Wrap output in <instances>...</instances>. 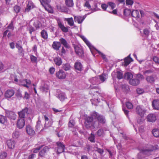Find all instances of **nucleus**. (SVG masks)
<instances>
[{"label": "nucleus", "instance_id": "1", "mask_svg": "<svg viewBox=\"0 0 159 159\" xmlns=\"http://www.w3.org/2000/svg\"><path fill=\"white\" fill-rule=\"evenodd\" d=\"M91 115L92 116H87L85 119V126L87 128L93 130L99 127V123H105V120L104 117L97 112H93Z\"/></svg>", "mask_w": 159, "mask_h": 159}, {"label": "nucleus", "instance_id": "2", "mask_svg": "<svg viewBox=\"0 0 159 159\" xmlns=\"http://www.w3.org/2000/svg\"><path fill=\"white\" fill-rule=\"evenodd\" d=\"M10 77L12 79V81H14L16 84L20 85H22L27 88H29L28 86L31 84L30 80L27 79H20L18 80L17 77L15 75H11Z\"/></svg>", "mask_w": 159, "mask_h": 159}, {"label": "nucleus", "instance_id": "3", "mask_svg": "<svg viewBox=\"0 0 159 159\" xmlns=\"http://www.w3.org/2000/svg\"><path fill=\"white\" fill-rule=\"evenodd\" d=\"M107 78V75L103 73L101 75L90 78L89 81L93 85H98L105 81Z\"/></svg>", "mask_w": 159, "mask_h": 159}, {"label": "nucleus", "instance_id": "4", "mask_svg": "<svg viewBox=\"0 0 159 159\" xmlns=\"http://www.w3.org/2000/svg\"><path fill=\"white\" fill-rule=\"evenodd\" d=\"M157 148V147H154L153 146H150L149 148L146 149L142 150L140 152L138 155V159H143V155H146L149 156L151 152L155 149Z\"/></svg>", "mask_w": 159, "mask_h": 159}, {"label": "nucleus", "instance_id": "5", "mask_svg": "<svg viewBox=\"0 0 159 159\" xmlns=\"http://www.w3.org/2000/svg\"><path fill=\"white\" fill-rule=\"evenodd\" d=\"M31 113L32 111L30 109L25 107L22 111L18 112V114L20 118L24 119L28 114H30Z\"/></svg>", "mask_w": 159, "mask_h": 159}, {"label": "nucleus", "instance_id": "6", "mask_svg": "<svg viewBox=\"0 0 159 159\" xmlns=\"http://www.w3.org/2000/svg\"><path fill=\"white\" fill-rule=\"evenodd\" d=\"M135 111L137 114L141 117H144L146 112V109L142 105L137 106L136 108Z\"/></svg>", "mask_w": 159, "mask_h": 159}, {"label": "nucleus", "instance_id": "7", "mask_svg": "<svg viewBox=\"0 0 159 159\" xmlns=\"http://www.w3.org/2000/svg\"><path fill=\"white\" fill-rule=\"evenodd\" d=\"M58 25L61 30L63 32L66 33L68 31V28L65 27L61 21V20L59 18H57L56 19Z\"/></svg>", "mask_w": 159, "mask_h": 159}, {"label": "nucleus", "instance_id": "8", "mask_svg": "<svg viewBox=\"0 0 159 159\" xmlns=\"http://www.w3.org/2000/svg\"><path fill=\"white\" fill-rule=\"evenodd\" d=\"M57 149H56L55 150L57 151V153L60 154L64 151L65 146L62 143L58 142L57 143Z\"/></svg>", "mask_w": 159, "mask_h": 159}, {"label": "nucleus", "instance_id": "9", "mask_svg": "<svg viewBox=\"0 0 159 159\" xmlns=\"http://www.w3.org/2000/svg\"><path fill=\"white\" fill-rule=\"evenodd\" d=\"M80 37L88 46V47L89 48L91 53L93 55V49L94 48L91 45L90 42L84 36L81 35H80Z\"/></svg>", "mask_w": 159, "mask_h": 159}, {"label": "nucleus", "instance_id": "10", "mask_svg": "<svg viewBox=\"0 0 159 159\" xmlns=\"http://www.w3.org/2000/svg\"><path fill=\"white\" fill-rule=\"evenodd\" d=\"M86 16L87 15H85L83 16L74 15V17L75 21V22H77L78 24H81L86 18Z\"/></svg>", "mask_w": 159, "mask_h": 159}, {"label": "nucleus", "instance_id": "11", "mask_svg": "<svg viewBox=\"0 0 159 159\" xmlns=\"http://www.w3.org/2000/svg\"><path fill=\"white\" fill-rule=\"evenodd\" d=\"M57 94H56V96L59 100L61 101H63L66 98V95L64 93L61 92L59 90H57Z\"/></svg>", "mask_w": 159, "mask_h": 159}, {"label": "nucleus", "instance_id": "12", "mask_svg": "<svg viewBox=\"0 0 159 159\" xmlns=\"http://www.w3.org/2000/svg\"><path fill=\"white\" fill-rule=\"evenodd\" d=\"M6 116L11 120H15L16 118V115L15 112L9 111H6Z\"/></svg>", "mask_w": 159, "mask_h": 159}, {"label": "nucleus", "instance_id": "13", "mask_svg": "<svg viewBox=\"0 0 159 159\" xmlns=\"http://www.w3.org/2000/svg\"><path fill=\"white\" fill-rule=\"evenodd\" d=\"M56 76L59 79H63L65 78L66 75V73L62 70H60L56 73Z\"/></svg>", "mask_w": 159, "mask_h": 159}, {"label": "nucleus", "instance_id": "14", "mask_svg": "<svg viewBox=\"0 0 159 159\" xmlns=\"http://www.w3.org/2000/svg\"><path fill=\"white\" fill-rule=\"evenodd\" d=\"M111 76L113 78L117 77L119 79L123 78V74L120 71L113 72L111 74Z\"/></svg>", "mask_w": 159, "mask_h": 159}, {"label": "nucleus", "instance_id": "15", "mask_svg": "<svg viewBox=\"0 0 159 159\" xmlns=\"http://www.w3.org/2000/svg\"><path fill=\"white\" fill-rule=\"evenodd\" d=\"M25 123L24 119L18 118L17 121L16 125L18 128L19 129H21L24 126Z\"/></svg>", "mask_w": 159, "mask_h": 159}, {"label": "nucleus", "instance_id": "16", "mask_svg": "<svg viewBox=\"0 0 159 159\" xmlns=\"http://www.w3.org/2000/svg\"><path fill=\"white\" fill-rule=\"evenodd\" d=\"M14 94L15 91L13 89H8L6 91L5 96L6 98H9L12 97Z\"/></svg>", "mask_w": 159, "mask_h": 159}, {"label": "nucleus", "instance_id": "17", "mask_svg": "<svg viewBox=\"0 0 159 159\" xmlns=\"http://www.w3.org/2000/svg\"><path fill=\"white\" fill-rule=\"evenodd\" d=\"M74 49L77 54L80 57L82 56L83 54V52L81 48L78 46L75 45L74 46Z\"/></svg>", "mask_w": 159, "mask_h": 159}, {"label": "nucleus", "instance_id": "18", "mask_svg": "<svg viewBox=\"0 0 159 159\" xmlns=\"http://www.w3.org/2000/svg\"><path fill=\"white\" fill-rule=\"evenodd\" d=\"M147 119L148 121L154 122L156 120V116L155 114H149L147 116Z\"/></svg>", "mask_w": 159, "mask_h": 159}, {"label": "nucleus", "instance_id": "19", "mask_svg": "<svg viewBox=\"0 0 159 159\" xmlns=\"http://www.w3.org/2000/svg\"><path fill=\"white\" fill-rule=\"evenodd\" d=\"M26 130L27 133L30 135H33L35 132L32 127L30 125H28L26 126Z\"/></svg>", "mask_w": 159, "mask_h": 159}, {"label": "nucleus", "instance_id": "20", "mask_svg": "<svg viewBox=\"0 0 159 159\" xmlns=\"http://www.w3.org/2000/svg\"><path fill=\"white\" fill-rule=\"evenodd\" d=\"M152 106L154 109L159 110V100H153L152 102Z\"/></svg>", "mask_w": 159, "mask_h": 159}, {"label": "nucleus", "instance_id": "21", "mask_svg": "<svg viewBox=\"0 0 159 159\" xmlns=\"http://www.w3.org/2000/svg\"><path fill=\"white\" fill-rule=\"evenodd\" d=\"M7 143L9 148L12 149L14 148L15 144V142L14 141L10 139L7 141Z\"/></svg>", "mask_w": 159, "mask_h": 159}, {"label": "nucleus", "instance_id": "22", "mask_svg": "<svg viewBox=\"0 0 159 159\" xmlns=\"http://www.w3.org/2000/svg\"><path fill=\"white\" fill-rule=\"evenodd\" d=\"M139 83V80L138 79H130L129 80V83L130 84L136 86L138 85Z\"/></svg>", "mask_w": 159, "mask_h": 159}, {"label": "nucleus", "instance_id": "23", "mask_svg": "<svg viewBox=\"0 0 159 159\" xmlns=\"http://www.w3.org/2000/svg\"><path fill=\"white\" fill-rule=\"evenodd\" d=\"M53 48L56 50H58L61 46V43L60 42L54 41L53 43Z\"/></svg>", "mask_w": 159, "mask_h": 159}, {"label": "nucleus", "instance_id": "24", "mask_svg": "<svg viewBox=\"0 0 159 159\" xmlns=\"http://www.w3.org/2000/svg\"><path fill=\"white\" fill-rule=\"evenodd\" d=\"M33 7V5L32 2L31 1H28L27 7L25 10V12H28Z\"/></svg>", "mask_w": 159, "mask_h": 159}, {"label": "nucleus", "instance_id": "25", "mask_svg": "<svg viewBox=\"0 0 159 159\" xmlns=\"http://www.w3.org/2000/svg\"><path fill=\"white\" fill-rule=\"evenodd\" d=\"M74 66L75 69L77 70L81 71L82 70V65L79 62H76Z\"/></svg>", "mask_w": 159, "mask_h": 159}, {"label": "nucleus", "instance_id": "26", "mask_svg": "<svg viewBox=\"0 0 159 159\" xmlns=\"http://www.w3.org/2000/svg\"><path fill=\"white\" fill-rule=\"evenodd\" d=\"M64 20L67 22L68 24L70 26H72L74 25V20L72 17L65 18Z\"/></svg>", "mask_w": 159, "mask_h": 159}, {"label": "nucleus", "instance_id": "27", "mask_svg": "<svg viewBox=\"0 0 159 159\" xmlns=\"http://www.w3.org/2000/svg\"><path fill=\"white\" fill-rule=\"evenodd\" d=\"M130 55H129L127 57L124 59V65L125 66H127L132 61V59L130 57Z\"/></svg>", "mask_w": 159, "mask_h": 159}, {"label": "nucleus", "instance_id": "28", "mask_svg": "<svg viewBox=\"0 0 159 159\" xmlns=\"http://www.w3.org/2000/svg\"><path fill=\"white\" fill-rule=\"evenodd\" d=\"M54 61L55 64L58 66L61 65L62 63L61 58L58 57L55 58L54 59Z\"/></svg>", "mask_w": 159, "mask_h": 159}, {"label": "nucleus", "instance_id": "29", "mask_svg": "<svg viewBox=\"0 0 159 159\" xmlns=\"http://www.w3.org/2000/svg\"><path fill=\"white\" fill-rule=\"evenodd\" d=\"M132 16L136 18H138L139 17V14L138 10H134L131 13Z\"/></svg>", "mask_w": 159, "mask_h": 159}, {"label": "nucleus", "instance_id": "30", "mask_svg": "<svg viewBox=\"0 0 159 159\" xmlns=\"http://www.w3.org/2000/svg\"><path fill=\"white\" fill-rule=\"evenodd\" d=\"M41 5L45 9H46V6H48V3L50 2L51 0H39Z\"/></svg>", "mask_w": 159, "mask_h": 159}, {"label": "nucleus", "instance_id": "31", "mask_svg": "<svg viewBox=\"0 0 159 159\" xmlns=\"http://www.w3.org/2000/svg\"><path fill=\"white\" fill-rule=\"evenodd\" d=\"M105 101L109 107V108H112L113 107L111 100V98L110 97H108V98H106Z\"/></svg>", "mask_w": 159, "mask_h": 159}, {"label": "nucleus", "instance_id": "32", "mask_svg": "<svg viewBox=\"0 0 159 159\" xmlns=\"http://www.w3.org/2000/svg\"><path fill=\"white\" fill-rule=\"evenodd\" d=\"M96 51L98 52L99 53V54L101 55V56L102 57V59L105 60V61H107V59L106 58V57L105 54H104L103 53H102L101 52L98 50H97L95 49L94 48L93 49V52H94L95 51ZM93 55L94 56L95 54L93 53Z\"/></svg>", "mask_w": 159, "mask_h": 159}, {"label": "nucleus", "instance_id": "33", "mask_svg": "<svg viewBox=\"0 0 159 159\" xmlns=\"http://www.w3.org/2000/svg\"><path fill=\"white\" fill-rule=\"evenodd\" d=\"M146 80L148 82L152 83L155 81V77L153 75L148 76L146 78Z\"/></svg>", "mask_w": 159, "mask_h": 159}, {"label": "nucleus", "instance_id": "34", "mask_svg": "<svg viewBox=\"0 0 159 159\" xmlns=\"http://www.w3.org/2000/svg\"><path fill=\"white\" fill-rule=\"evenodd\" d=\"M153 135L156 137H159V129H155L152 131Z\"/></svg>", "mask_w": 159, "mask_h": 159}, {"label": "nucleus", "instance_id": "35", "mask_svg": "<svg viewBox=\"0 0 159 159\" xmlns=\"http://www.w3.org/2000/svg\"><path fill=\"white\" fill-rule=\"evenodd\" d=\"M42 37L44 39H46L48 38V34L46 31L43 30L41 32Z\"/></svg>", "mask_w": 159, "mask_h": 159}, {"label": "nucleus", "instance_id": "36", "mask_svg": "<svg viewBox=\"0 0 159 159\" xmlns=\"http://www.w3.org/2000/svg\"><path fill=\"white\" fill-rule=\"evenodd\" d=\"M123 91L125 92H127L129 90V86L126 84L123 85L121 86Z\"/></svg>", "mask_w": 159, "mask_h": 159}, {"label": "nucleus", "instance_id": "37", "mask_svg": "<svg viewBox=\"0 0 159 159\" xmlns=\"http://www.w3.org/2000/svg\"><path fill=\"white\" fill-rule=\"evenodd\" d=\"M66 5L69 7H72L74 5L73 0H66Z\"/></svg>", "mask_w": 159, "mask_h": 159}, {"label": "nucleus", "instance_id": "38", "mask_svg": "<svg viewBox=\"0 0 159 159\" xmlns=\"http://www.w3.org/2000/svg\"><path fill=\"white\" fill-rule=\"evenodd\" d=\"M71 68L70 65L69 64H65L63 65V69L66 71L70 70Z\"/></svg>", "mask_w": 159, "mask_h": 159}, {"label": "nucleus", "instance_id": "39", "mask_svg": "<svg viewBox=\"0 0 159 159\" xmlns=\"http://www.w3.org/2000/svg\"><path fill=\"white\" fill-rule=\"evenodd\" d=\"M7 121V118L4 116L0 115V122L2 124H4Z\"/></svg>", "mask_w": 159, "mask_h": 159}, {"label": "nucleus", "instance_id": "40", "mask_svg": "<svg viewBox=\"0 0 159 159\" xmlns=\"http://www.w3.org/2000/svg\"><path fill=\"white\" fill-rule=\"evenodd\" d=\"M34 25L36 29H38L41 27V24L39 21L38 20H36L34 22Z\"/></svg>", "mask_w": 159, "mask_h": 159}, {"label": "nucleus", "instance_id": "41", "mask_svg": "<svg viewBox=\"0 0 159 159\" xmlns=\"http://www.w3.org/2000/svg\"><path fill=\"white\" fill-rule=\"evenodd\" d=\"M52 123V119H50L49 121L45 122L44 127L46 128H48L51 126Z\"/></svg>", "mask_w": 159, "mask_h": 159}, {"label": "nucleus", "instance_id": "42", "mask_svg": "<svg viewBox=\"0 0 159 159\" xmlns=\"http://www.w3.org/2000/svg\"><path fill=\"white\" fill-rule=\"evenodd\" d=\"M133 75L130 73H126L124 75V77L126 79H129L133 78Z\"/></svg>", "mask_w": 159, "mask_h": 159}, {"label": "nucleus", "instance_id": "43", "mask_svg": "<svg viewBox=\"0 0 159 159\" xmlns=\"http://www.w3.org/2000/svg\"><path fill=\"white\" fill-rule=\"evenodd\" d=\"M60 41L61 44H62L65 47H67V43L66 40L63 38H61L60 39Z\"/></svg>", "mask_w": 159, "mask_h": 159}, {"label": "nucleus", "instance_id": "44", "mask_svg": "<svg viewBox=\"0 0 159 159\" xmlns=\"http://www.w3.org/2000/svg\"><path fill=\"white\" fill-rule=\"evenodd\" d=\"M89 140L91 142L94 143L95 142L94 135L91 133L90 136L89 138Z\"/></svg>", "mask_w": 159, "mask_h": 159}, {"label": "nucleus", "instance_id": "45", "mask_svg": "<svg viewBox=\"0 0 159 159\" xmlns=\"http://www.w3.org/2000/svg\"><path fill=\"white\" fill-rule=\"evenodd\" d=\"M19 136V132L17 130L14 131L12 134V137L14 139H17Z\"/></svg>", "mask_w": 159, "mask_h": 159}, {"label": "nucleus", "instance_id": "46", "mask_svg": "<svg viewBox=\"0 0 159 159\" xmlns=\"http://www.w3.org/2000/svg\"><path fill=\"white\" fill-rule=\"evenodd\" d=\"M20 7L19 6L16 5L14 7V10L16 13H18L20 11Z\"/></svg>", "mask_w": 159, "mask_h": 159}, {"label": "nucleus", "instance_id": "47", "mask_svg": "<svg viewBox=\"0 0 159 159\" xmlns=\"http://www.w3.org/2000/svg\"><path fill=\"white\" fill-rule=\"evenodd\" d=\"M7 154L5 152L0 153V159H4L7 156Z\"/></svg>", "mask_w": 159, "mask_h": 159}, {"label": "nucleus", "instance_id": "48", "mask_svg": "<svg viewBox=\"0 0 159 159\" xmlns=\"http://www.w3.org/2000/svg\"><path fill=\"white\" fill-rule=\"evenodd\" d=\"M16 47L18 48L19 52L20 53H22L23 51V49L22 48V47L21 46L19 43H16Z\"/></svg>", "mask_w": 159, "mask_h": 159}, {"label": "nucleus", "instance_id": "49", "mask_svg": "<svg viewBox=\"0 0 159 159\" xmlns=\"http://www.w3.org/2000/svg\"><path fill=\"white\" fill-rule=\"evenodd\" d=\"M126 106L127 108L129 109H132L133 107L132 104L131 102H126Z\"/></svg>", "mask_w": 159, "mask_h": 159}, {"label": "nucleus", "instance_id": "50", "mask_svg": "<svg viewBox=\"0 0 159 159\" xmlns=\"http://www.w3.org/2000/svg\"><path fill=\"white\" fill-rule=\"evenodd\" d=\"M75 124L74 120L70 119L68 123V126L69 127H72Z\"/></svg>", "mask_w": 159, "mask_h": 159}, {"label": "nucleus", "instance_id": "51", "mask_svg": "<svg viewBox=\"0 0 159 159\" xmlns=\"http://www.w3.org/2000/svg\"><path fill=\"white\" fill-rule=\"evenodd\" d=\"M103 130L102 129H99L97 132V135L98 136H101L103 134Z\"/></svg>", "mask_w": 159, "mask_h": 159}, {"label": "nucleus", "instance_id": "52", "mask_svg": "<svg viewBox=\"0 0 159 159\" xmlns=\"http://www.w3.org/2000/svg\"><path fill=\"white\" fill-rule=\"evenodd\" d=\"M31 60L32 62H37V58L34 56L31 55L30 57Z\"/></svg>", "mask_w": 159, "mask_h": 159}, {"label": "nucleus", "instance_id": "53", "mask_svg": "<svg viewBox=\"0 0 159 159\" xmlns=\"http://www.w3.org/2000/svg\"><path fill=\"white\" fill-rule=\"evenodd\" d=\"M108 4L109 5L108 8H111V9H113L115 7V5L114 3L109 2Z\"/></svg>", "mask_w": 159, "mask_h": 159}, {"label": "nucleus", "instance_id": "54", "mask_svg": "<svg viewBox=\"0 0 159 159\" xmlns=\"http://www.w3.org/2000/svg\"><path fill=\"white\" fill-rule=\"evenodd\" d=\"M136 92L138 94H141L144 92V91L143 89L139 88L137 89Z\"/></svg>", "mask_w": 159, "mask_h": 159}, {"label": "nucleus", "instance_id": "55", "mask_svg": "<svg viewBox=\"0 0 159 159\" xmlns=\"http://www.w3.org/2000/svg\"><path fill=\"white\" fill-rule=\"evenodd\" d=\"M124 13L125 15L127 16L130 13V11L129 9H125L124 10Z\"/></svg>", "mask_w": 159, "mask_h": 159}, {"label": "nucleus", "instance_id": "56", "mask_svg": "<svg viewBox=\"0 0 159 159\" xmlns=\"http://www.w3.org/2000/svg\"><path fill=\"white\" fill-rule=\"evenodd\" d=\"M41 90H42L43 91L47 92L48 91V85H44V86H42L41 88Z\"/></svg>", "mask_w": 159, "mask_h": 159}, {"label": "nucleus", "instance_id": "57", "mask_svg": "<svg viewBox=\"0 0 159 159\" xmlns=\"http://www.w3.org/2000/svg\"><path fill=\"white\" fill-rule=\"evenodd\" d=\"M16 95L18 98H22V94L21 93L19 90L17 91L16 93Z\"/></svg>", "mask_w": 159, "mask_h": 159}, {"label": "nucleus", "instance_id": "58", "mask_svg": "<svg viewBox=\"0 0 159 159\" xmlns=\"http://www.w3.org/2000/svg\"><path fill=\"white\" fill-rule=\"evenodd\" d=\"M92 103L93 105L96 106H97V103L99 102L98 99H97L95 100L91 99V100Z\"/></svg>", "mask_w": 159, "mask_h": 159}, {"label": "nucleus", "instance_id": "59", "mask_svg": "<svg viewBox=\"0 0 159 159\" xmlns=\"http://www.w3.org/2000/svg\"><path fill=\"white\" fill-rule=\"evenodd\" d=\"M144 121L143 117H141L138 119L137 120V123L139 124H142Z\"/></svg>", "mask_w": 159, "mask_h": 159}, {"label": "nucleus", "instance_id": "60", "mask_svg": "<svg viewBox=\"0 0 159 159\" xmlns=\"http://www.w3.org/2000/svg\"><path fill=\"white\" fill-rule=\"evenodd\" d=\"M27 29L29 31L30 33V34H31L32 32L34 31V28L31 25L29 26L28 27Z\"/></svg>", "mask_w": 159, "mask_h": 159}, {"label": "nucleus", "instance_id": "61", "mask_svg": "<svg viewBox=\"0 0 159 159\" xmlns=\"http://www.w3.org/2000/svg\"><path fill=\"white\" fill-rule=\"evenodd\" d=\"M84 6L86 7L88 9H90L91 8V6L90 5L89 2H85L84 4Z\"/></svg>", "mask_w": 159, "mask_h": 159}, {"label": "nucleus", "instance_id": "62", "mask_svg": "<svg viewBox=\"0 0 159 159\" xmlns=\"http://www.w3.org/2000/svg\"><path fill=\"white\" fill-rule=\"evenodd\" d=\"M41 126V120H39L37 123V125L36 126V128L37 129H39Z\"/></svg>", "mask_w": 159, "mask_h": 159}, {"label": "nucleus", "instance_id": "63", "mask_svg": "<svg viewBox=\"0 0 159 159\" xmlns=\"http://www.w3.org/2000/svg\"><path fill=\"white\" fill-rule=\"evenodd\" d=\"M133 1L132 0H126V3L127 5H132L133 3Z\"/></svg>", "mask_w": 159, "mask_h": 159}, {"label": "nucleus", "instance_id": "64", "mask_svg": "<svg viewBox=\"0 0 159 159\" xmlns=\"http://www.w3.org/2000/svg\"><path fill=\"white\" fill-rule=\"evenodd\" d=\"M101 7L105 11L107 7L108 8V6L106 4H102L101 5Z\"/></svg>", "mask_w": 159, "mask_h": 159}]
</instances>
